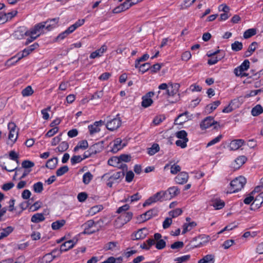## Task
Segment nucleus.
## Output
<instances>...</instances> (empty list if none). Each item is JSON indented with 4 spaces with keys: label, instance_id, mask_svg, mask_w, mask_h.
<instances>
[{
    "label": "nucleus",
    "instance_id": "nucleus-1",
    "mask_svg": "<svg viewBox=\"0 0 263 263\" xmlns=\"http://www.w3.org/2000/svg\"><path fill=\"white\" fill-rule=\"evenodd\" d=\"M246 183V179L244 177L239 176L233 179L230 183L231 192L235 193L241 190Z\"/></svg>",
    "mask_w": 263,
    "mask_h": 263
},
{
    "label": "nucleus",
    "instance_id": "nucleus-2",
    "mask_svg": "<svg viewBox=\"0 0 263 263\" xmlns=\"http://www.w3.org/2000/svg\"><path fill=\"white\" fill-rule=\"evenodd\" d=\"M166 195V192H164L163 191L158 192L146 200V201L143 204V206L145 207L148 205H150L152 203L157 202L158 201H162L165 199V196Z\"/></svg>",
    "mask_w": 263,
    "mask_h": 263
},
{
    "label": "nucleus",
    "instance_id": "nucleus-3",
    "mask_svg": "<svg viewBox=\"0 0 263 263\" xmlns=\"http://www.w3.org/2000/svg\"><path fill=\"white\" fill-rule=\"evenodd\" d=\"M213 126L214 129H218L220 127V124L214 119V117L209 116L204 119L200 124V127L201 129L204 130L209 127Z\"/></svg>",
    "mask_w": 263,
    "mask_h": 263
},
{
    "label": "nucleus",
    "instance_id": "nucleus-4",
    "mask_svg": "<svg viewBox=\"0 0 263 263\" xmlns=\"http://www.w3.org/2000/svg\"><path fill=\"white\" fill-rule=\"evenodd\" d=\"M45 25L46 22H44L38 23L36 24L30 31L26 30L25 32V34L26 36L34 35L36 34H39L40 35L42 32L43 29L45 28Z\"/></svg>",
    "mask_w": 263,
    "mask_h": 263
},
{
    "label": "nucleus",
    "instance_id": "nucleus-5",
    "mask_svg": "<svg viewBox=\"0 0 263 263\" xmlns=\"http://www.w3.org/2000/svg\"><path fill=\"white\" fill-rule=\"evenodd\" d=\"M124 176V172L123 171H120L114 173L108 178L107 185L109 187H111L115 182H119L118 180L122 179Z\"/></svg>",
    "mask_w": 263,
    "mask_h": 263
},
{
    "label": "nucleus",
    "instance_id": "nucleus-6",
    "mask_svg": "<svg viewBox=\"0 0 263 263\" xmlns=\"http://www.w3.org/2000/svg\"><path fill=\"white\" fill-rule=\"evenodd\" d=\"M121 125V120L120 118H115L107 122L106 128L110 130L114 131L118 129Z\"/></svg>",
    "mask_w": 263,
    "mask_h": 263
},
{
    "label": "nucleus",
    "instance_id": "nucleus-7",
    "mask_svg": "<svg viewBox=\"0 0 263 263\" xmlns=\"http://www.w3.org/2000/svg\"><path fill=\"white\" fill-rule=\"evenodd\" d=\"M159 212L158 209L155 208L152 209L143 214L141 215V218L142 219V221H146L153 217L158 215Z\"/></svg>",
    "mask_w": 263,
    "mask_h": 263
},
{
    "label": "nucleus",
    "instance_id": "nucleus-8",
    "mask_svg": "<svg viewBox=\"0 0 263 263\" xmlns=\"http://www.w3.org/2000/svg\"><path fill=\"white\" fill-rule=\"evenodd\" d=\"M133 216V214L131 212L123 213L118 217L116 222H119L121 226H123L132 219Z\"/></svg>",
    "mask_w": 263,
    "mask_h": 263
},
{
    "label": "nucleus",
    "instance_id": "nucleus-9",
    "mask_svg": "<svg viewBox=\"0 0 263 263\" xmlns=\"http://www.w3.org/2000/svg\"><path fill=\"white\" fill-rule=\"evenodd\" d=\"M9 129L8 138L12 142H14L17 138V131L16 130V125L14 123H9L8 125Z\"/></svg>",
    "mask_w": 263,
    "mask_h": 263
},
{
    "label": "nucleus",
    "instance_id": "nucleus-10",
    "mask_svg": "<svg viewBox=\"0 0 263 263\" xmlns=\"http://www.w3.org/2000/svg\"><path fill=\"white\" fill-rule=\"evenodd\" d=\"M134 5V3H131L130 0H126L124 3L113 9L114 13H119L123 12Z\"/></svg>",
    "mask_w": 263,
    "mask_h": 263
},
{
    "label": "nucleus",
    "instance_id": "nucleus-11",
    "mask_svg": "<svg viewBox=\"0 0 263 263\" xmlns=\"http://www.w3.org/2000/svg\"><path fill=\"white\" fill-rule=\"evenodd\" d=\"M147 235V230L146 228H144L139 229L136 233H133L131 238L132 240H139L143 239L146 237Z\"/></svg>",
    "mask_w": 263,
    "mask_h": 263
},
{
    "label": "nucleus",
    "instance_id": "nucleus-12",
    "mask_svg": "<svg viewBox=\"0 0 263 263\" xmlns=\"http://www.w3.org/2000/svg\"><path fill=\"white\" fill-rule=\"evenodd\" d=\"M189 178V176L187 173L181 172L175 178V181L177 184H183L187 182Z\"/></svg>",
    "mask_w": 263,
    "mask_h": 263
},
{
    "label": "nucleus",
    "instance_id": "nucleus-13",
    "mask_svg": "<svg viewBox=\"0 0 263 263\" xmlns=\"http://www.w3.org/2000/svg\"><path fill=\"white\" fill-rule=\"evenodd\" d=\"M95 225V222L93 220H89L85 222L82 227H84V230L82 233L83 234H91L95 233L97 231H98V230H91L90 228H92Z\"/></svg>",
    "mask_w": 263,
    "mask_h": 263
},
{
    "label": "nucleus",
    "instance_id": "nucleus-14",
    "mask_svg": "<svg viewBox=\"0 0 263 263\" xmlns=\"http://www.w3.org/2000/svg\"><path fill=\"white\" fill-rule=\"evenodd\" d=\"M250 67V62L248 60H245L241 65L234 70V72L236 76L240 75L238 72H243L247 70Z\"/></svg>",
    "mask_w": 263,
    "mask_h": 263
},
{
    "label": "nucleus",
    "instance_id": "nucleus-15",
    "mask_svg": "<svg viewBox=\"0 0 263 263\" xmlns=\"http://www.w3.org/2000/svg\"><path fill=\"white\" fill-rule=\"evenodd\" d=\"M104 123L102 120H100L99 121H96L93 124L89 125L88 126L89 133L91 135H94L96 133H97L100 131V128L99 126L102 125Z\"/></svg>",
    "mask_w": 263,
    "mask_h": 263
},
{
    "label": "nucleus",
    "instance_id": "nucleus-16",
    "mask_svg": "<svg viewBox=\"0 0 263 263\" xmlns=\"http://www.w3.org/2000/svg\"><path fill=\"white\" fill-rule=\"evenodd\" d=\"M245 143V141L243 139H235L232 140L229 146L230 150L236 151L239 149L241 146H242Z\"/></svg>",
    "mask_w": 263,
    "mask_h": 263
},
{
    "label": "nucleus",
    "instance_id": "nucleus-17",
    "mask_svg": "<svg viewBox=\"0 0 263 263\" xmlns=\"http://www.w3.org/2000/svg\"><path fill=\"white\" fill-rule=\"evenodd\" d=\"M247 158L245 156H240L237 157L232 163V167L235 170L239 169L247 161Z\"/></svg>",
    "mask_w": 263,
    "mask_h": 263
},
{
    "label": "nucleus",
    "instance_id": "nucleus-18",
    "mask_svg": "<svg viewBox=\"0 0 263 263\" xmlns=\"http://www.w3.org/2000/svg\"><path fill=\"white\" fill-rule=\"evenodd\" d=\"M10 161L9 160H7L6 162H3V164H1V167L3 170H5L7 172H11L14 171H20L22 170L21 167L18 168L17 167H14L10 165Z\"/></svg>",
    "mask_w": 263,
    "mask_h": 263
},
{
    "label": "nucleus",
    "instance_id": "nucleus-19",
    "mask_svg": "<svg viewBox=\"0 0 263 263\" xmlns=\"http://www.w3.org/2000/svg\"><path fill=\"white\" fill-rule=\"evenodd\" d=\"M189 112L187 111L180 114L177 118L175 120V123L176 124L182 125L183 123L189 120L188 114Z\"/></svg>",
    "mask_w": 263,
    "mask_h": 263
},
{
    "label": "nucleus",
    "instance_id": "nucleus-20",
    "mask_svg": "<svg viewBox=\"0 0 263 263\" xmlns=\"http://www.w3.org/2000/svg\"><path fill=\"white\" fill-rule=\"evenodd\" d=\"M75 245L72 240H69L65 241L63 243L60 249V254H61L63 252H66L69 249L72 248Z\"/></svg>",
    "mask_w": 263,
    "mask_h": 263
},
{
    "label": "nucleus",
    "instance_id": "nucleus-21",
    "mask_svg": "<svg viewBox=\"0 0 263 263\" xmlns=\"http://www.w3.org/2000/svg\"><path fill=\"white\" fill-rule=\"evenodd\" d=\"M211 202V205L214 207L216 210L221 209L225 205L224 202L218 198L213 199Z\"/></svg>",
    "mask_w": 263,
    "mask_h": 263
},
{
    "label": "nucleus",
    "instance_id": "nucleus-22",
    "mask_svg": "<svg viewBox=\"0 0 263 263\" xmlns=\"http://www.w3.org/2000/svg\"><path fill=\"white\" fill-rule=\"evenodd\" d=\"M226 55L225 51L223 50H217L214 52H212L211 51H209L207 55L208 57H212L217 55L218 59L220 60L222 59Z\"/></svg>",
    "mask_w": 263,
    "mask_h": 263
},
{
    "label": "nucleus",
    "instance_id": "nucleus-23",
    "mask_svg": "<svg viewBox=\"0 0 263 263\" xmlns=\"http://www.w3.org/2000/svg\"><path fill=\"white\" fill-rule=\"evenodd\" d=\"M215 256L213 254H208L200 259L198 263H214Z\"/></svg>",
    "mask_w": 263,
    "mask_h": 263
},
{
    "label": "nucleus",
    "instance_id": "nucleus-24",
    "mask_svg": "<svg viewBox=\"0 0 263 263\" xmlns=\"http://www.w3.org/2000/svg\"><path fill=\"white\" fill-rule=\"evenodd\" d=\"M45 218L43 213H36L34 214L31 218V221L34 223H39L44 221Z\"/></svg>",
    "mask_w": 263,
    "mask_h": 263
},
{
    "label": "nucleus",
    "instance_id": "nucleus-25",
    "mask_svg": "<svg viewBox=\"0 0 263 263\" xmlns=\"http://www.w3.org/2000/svg\"><path fill=\"white\" fill-rule=\"evenodd\" d=\"M260 199H261L258 197V195L257 196L255 199H254V201H253L252 203L250 206V210H255V209H259L261 206L263 202V200H262V201L260 202Z\"/></svg>",
    "mask_w": 263,
    "mask_h": 263
},
{
    "label": "nucleus",
    "instance_id": "nucleus-26",
    "mask_svg": "<svg viewBox=\"0 0 263 263\" xmlns=\"http://www.w3.org/2000/svg\"><path fill=\"white\" fill-rule=\"evenodd\" d=\"M58 159L57 157H54L49 159L46 164V167L49 169H54L57 165Z\"/></svg>",
    "mask_w": 263,
    "mask_h": 263
},
{
    "label": "nucleus",
    "instance_id": "nucleus-27",
    "mask_svg": "<svg viewBox=\"0 0 263 263\" xmlns=\"http://www.w3.org/2000/svg\"><path fill=\"white\" fill-rule=\"evenodd\" d=\"M89 152L91 153L92 156L100 153L101 151L102 147L99 143H95L92 145L90 146L88 149Z\"/></svg>",
    "mask_w": 263,
    "mask_h": 263
},
{
    "label": "nucleus",
    "instance_id": "nucleus-28",
    "mask_svg": "<svg viewBox=\"0 0 263 263\" xmlns=\"http://www.w3.org/2000/svg\"><path fill=\"white\" fill-rule=\"evenodd\" d=\"M221 102L220 101L217 100L213 102L212 103L209 104L206 106V110L210 113L214 110L220 104Z\"/></svg>",
    "mask_w": 263,
    "mask_h": 263
},
{
    "label": "nucleus",
    "instance_id": "nucleus-29",
    "mask_svg": "<svg viewBox=\"0 0 263 263\" xmlns=\"http://www.w3.org/2000/svg\"><path fill=\"white\" fill-rule=\"evenodd\" d=\"M14 230V228L11 226L7 227L2 230L0 234V239L8 236Z\"/></svg>",
    "mask_w": 263,
    "mask_h": 263
},
{
    "label": "nucleus",
    "instance_id": "nucleus-30",
    "mask_svg": "<svg viewBox=\"0 0 263 263\" xmlns=\"http://www.w3.org/2000/svg\"><path fill=\"white\" fill-rule=\"evenodd\" d=\"M108 164L114 167H118L119 165L120 164L119 157L118 156H114L108 160Z\"/></svg>",
    "mask_w": 263,
    "mask_h": 263
},
{
    "label": "nucleus",
    "instance_id": "nucleus-31",
    "mask_svg": "<svg viewBox=\"0 0 263 263\" xmlns=\"http://www.w3.org/2000/svg\"><path fill=\"white\" fill-rule=\"evenodd\" d=\"M262 112L263 108L262 106L259 104H257L252 109L251 114L253 116H257L261 114Z\"/></svg>",
    "mask_w": 263,
    "mask_h": 263
},
{
    "label": "nucleus",
    "instance_id": "nucleus-32",
    "mask_svg": "<svg viewBox=\"0 0 263 263\" xmlns=\"http://www.w3.org/2000/svg\"><path fill=\"white\" fill-rule=\"evenodd\" d=\"M142 101L141 102V105L144 108H147L150 106L153 102V100L151 98L143 96L142 98Z\"/></svg>",
    "mask_w": 263,
    "mask_h": 263
},
{
    "label": "nucleus",
    "instance_id": "nucleus-33",
    "mask_svg": "<svg viewBox=\"0 0 263 263\" xmlns=\"http://www.w3.org/2000/svg\"><path fill=\"white\" fill-rule=\"evenodd\" d=\"M160 150V147L158 144L154 143L152 145V147L148 149L147 153L150 156H153L156 153L158 152Z\"/></svg>",
    "mask_w": 263,
    "mask_h": 263
},
{
    "label": "nucleus",
    "instance_id": "nucleus-34",
    "mask_svg": "<svg viewBox=\"0 0 263 263\" xmlns=\"http://www.w3.org/2000/svg\"><path fill=\"white\" fill-rule=\"evenodd\" d=\"M65 220L63 219L61 220H57L52 222L51 224V228L54 230H58L63 227L65 224Z\"/></svg>",
    "mask_w": 263,
    "mask_h": 263
},
{
    "label": "nucleus",
    "instance_id": "nucleus-35",
    "mask_svg": "<svg viewBox=\"0 0 263 263\" xmlns=\"http://www.w3.org/2000/svg\"><path fill=\"white\" fill-rule=\"evenodd\" d=\"M237 100H232L230 103L229 104V105L225 107L222 110V112L223 113H229V112H232L234 109L235 108H236V107H234L233 106V105L237 102Z\"/></svg>",
    "mask_w": 263,
    "mask_h": 263
},
{
    "label": "nucleus",
    "instance_id": "nucleus-36",
    "mask_svg": "<svg viewBox=\"0 0 263 263\" xmlns=\"http://www.w3.org/2000/svg\"><path fill=\"white\" fill-rule=\"evenodd\" d=\"M122 140L120 138H117L114 141V144L112 148L111 151L113 153H117L119 149L122 148L121 146V143Z\"/></svg>",
    "mask_w": 263,
    "mask_h": 263
},
{
    "label": "nucleus",
    "instance_id": "nucleus-37",
    "mask_svg": "<svg viewBox=\"0 0 263 263\" xmlns=\"http://www.w3.org/2000/svg\"><path fill=\"white\" fill-rule=\"evenodd\" d=\"M93 178V175L90 172H87L85 173L83 176V182L85 184H88L90 183Z\"/></svg>",
    "mask_w": 263,
    "mask_h": 263
},
{
    "label": "nucleus",
    "instance_id": "nucleus-38",
    "mask_svg": "<svg viewBox=\"0 0 263 263\" xmlns=\"http://www.w3.org/2000/svg\"><path fill=\"white\" fill-rule=\"evenodd\" d=\"M256 34V29L255 28L249 29L245 31L243 33V37L245 39H249Z\"/></svg>",
    "mask_w": 263,
    "mask_h": 263
},
{
    "label": "nucleus",
    "instance_id": "nucleus-39",
    "mask_svg": "<svg viewBox=\"0 0 263 263\" xmlns=\"http://www.w3.org/2000/svg\"><path fill=\"white\" fill-rule=\"evenodd\" d=\"M34 92L31 86H28L22 90V95L23 97H28L31 96Z\"/></svg>",
    "mask_w": 263,
    "mask_h": 263
},
{
    "label": "nucleus",
    "instance_id": "nucleus-40",
    "mask_svg": "<svg viewBox=\"0 0 263 263\" xmlns=\"http://www.w3.org/2000/svg\"><path fill=\"white\" fill-rule=\"evenodd\" d=\"M33 190L36 193H41L43 191V185L41 182H37L33 185Z\"/></svg>",
    "mask_w": 263,
    "mask_h": 263
},
{
    "label": "nucleus",
    "instance_id": "nucleus-41",
    "mask_svg": "<svg viewBox=\"0 0 263 263\" xmlns=\"http://www.w3.org/2000/svg\"><path fill=\"white\" fill-rule=\"evenodd\" d=\"M166 192L167 193H168V194L171 196V197H174L179 194L180 193L179 190L177 186H173L169 187L167 191Z\"/></svg>",
    "mask_w": 263,
    "mask_h": 263
},
{
    "label": "nucleus",
    "instance_id": "nucleus-42",
    "mask_svg": "<svg viewBox=\"0 0 263 263\" xmlns=\"http://www.w3.org/2000/svg\"><path fill=\"white\" fill-rule=\"evenodd\" d=\"M231 48L232 50L234 51H239L242 49L243 45L241 42L235 41L232 44Z\"/></svg>",
    "mask_w": 263,
    "mask_h": 263
},
{
    "label": "nucleus",
    "instance_id": "nucleus-43",
    "mask_svg": "<svg viewBox=\"0 0 263 263\" xmlns=\"http://www.w3.org/2000/svg\"><path fill=\"white\" fill-rule=\"evenodd\" d=\"M69 147V144L68 142L66 141L62 142L58 147L56 148V149H57L60 152H64L66 151Z\"/></svg>",
    "mask_w": 263,
    "mask_h": 263
},
{
    "label": "nucleus",
    "instance_id": "nucleus-44",
    "mask_svg": "<svg viewBox=\"0 0 263 263\" xmlns=\"http://www.w3.org/2000/svg\"><path fill=\"white\" fill-rule=\"evenodd\" d=\"M69 171V168L67 165H64L56 171V175L57 176H61L66 173Z\"/></svg>",
    "mask_w": 263,
    "mask_h": 263
},
{
    "label": "nucleus",
    "instance_id": "nucleus-45",
    "mask_svg": "<svg viewBox=\"0 0 263 263\" xmlns=\"http://www.w3.org/2000/svg\"><path fill=\"white\" fill-rule=\"evenodd\" d=\"M175 135L177 138L180 139L186 140V139H188L187 137V133L184 130H181L176 132Z\"/></svg>",
    "mask_w": 263,
    "mask_h": 263
},
{
    "label": "nucleus",
    "instance_id": "nucleus-46",
    "mask_svg": "<svg viewBox=\"0 0 263 263\" xmlns=\"http://www.w3.org/2000/svg\"><path fill=\"white\" fill-rule=\"evenodd\" d=\"M25 31H26L24 28H20L17 30L15 31L14 35L17 39H21L23 38L24 35H26L25 34Z\"/></svg>",
    "mask_w": 263,
    "mask_h": 263
},
{
    "label": "nucleus",
    "instance_id": "nucleus-47",
    "mask_svg": "<svg viewBox=\"0 0 263 263\" xmlns=\"http://www.w3.org/2000/svg\"><path fill=\"white\" fill-rule=\"evenodd\" d=\"M34 166V163L30 160H24L22 163V168H24L25 170H30V168Z\"/></svg>",
    "mask_w": 263,
    "mask_h": 263
},
{
    "label": "nucleus",
    "instance_id": "nucleus-48",
    "mask_svg": "<svg viewBox=\"0 0 263 263\" xmlns=\"http://www.w3.org/2000/svg\"><path fill=\"white\" fill-rule=\"evenodd\" d=\"M182 213V211L180 208H177L175 210L169 212V215L172 218H175L180 215Z\"/></svg>",
    "mask_w": 263,
    "mask_h": 263
},
{
    "label": "nucleus",
    "instance_id": "nucleus-49",
    "mask_svg": "<svg viewBox=\"0 0 263 263\" xmlns=\"http://www.w3.org/2000/svg\"><path fill=\"white\" fill-rule=\"evenodd\" d=\"M56 257V255H52V253H47L43 256V260L46 263L51 262Z\"/></svg>",
    "mask_w": 263,
    "mask_h": 263
},
{
    "label": "nucleus",
    "instance_id": "nucleus-50",
    "mask_svg": "<svg viewBox=\"0 0 263 263\" xmlns=\"http://www.w3.org/2000/svg\"><path fill=\"white\" fill-rule=\"evenodd\" d=\"M103 207L102 205H95L92 207L89 211V214L93 215L103 210Z\"/></svg>",
    "mask_w": 263,
    "mask_h": 263
},
{
    "label": "nucleus",
    "instance_id": "nucleus-51",
    "mask_svg": "<svg viewBox=\"0 0 263 263\" xmlns=\"http://www.w3.org/2000/svg\"><path fill=\"white\" fill-rule=\"evenodd\" d=\"M222 137L223 136L222 135H218L217 137L215 138L214 139L210 141L209 142H208L206 147H208L218 143L221 140Z\"/></svg>",
    "mask_w": 263,
    "mask_h": 263
},
{
    "label": "nucleus",
    "instance_id": "nucleus-52",
    "mask_svg": "<svg viewBox=\"0 0 263 263\" xmlns=\"http://www.w3.org/2000/svg\"><path fill=\"white\" fill-rule=\"evenodd\" d=\"M118 242L117 241H110L108 242L105 247H104V249L105 250H111L113 251L115 250V248L117 247L118 245Z\"/></svg>",
    "mask_w": 263,
    "mask_h": 263
},
{
    "label": "nucleus",
    "instance_id": "nucleus-53",
    "mask_svg": "<svg viewBox=\"0 0 263 263\" xmlns=\"http://www.w3.org/2000/svg\"><path fill=\"white\" fill-rule=\"evenodd\" d=\"M120 163L122 162H128L131 160V156L128 154H122L118 156Z\"/></svg>",
    "mask_w": 263,
    "mask_h": 263
},
{
    "label": "nucleus",
    "instance_id": "nucleus-54",
    "mask_svg": "<svg viewBox=\"0 0 263 263\" xmlns=\"http://www.w3.org/2000/svg\"><path fill=\"white\" fill-rule=\"evenodd\" d=\"M189 141V139L186 140L179 139L176 141L175 144L177 146H179L182 148H184L187 146L186 143Z\"/></svg>",
    "mask_w": 263,
    "mask_h": 263
},
{
    "label": "nucleus",
    "instance_id": "nucleus-55",
    "mask_svg": "<svg viewBox=\"0 0 263 263\" xmlns=\"http://www.w3.org/2000/svg\"><path fill=\"white\" fill-rule=\"evenodd\" d=\"M9 158L10 160L16 161L18 164V155L14 151H11L9 153Z\"/></svg>",
    "mask_w": 263,
    "mask_h": 263
},
{
    "label": "nucleus",
    "instance_id": "nucleus-56",
    "mask_svg": "<svg viewBox=\"0 0 263 263\" xmlns=\"http://www.w3.org/2000/svg\"><path fill=\"white\" fill-rule=\"evenodd\" d=\"M165 119V117L164 115H159L155 117L153 122L156 125H158L162 122Z\"/></svg>",
    "mask_w": 263,
    "mask_h": 263
},
{
    "label": "nucleus",
    "instance_id": "nucleus-57",
    "mask_svg": "<svg viewBox=\"0 0 263 263\" xmlns=\"http://www.w3.org/2000/svg\"><path fill=\"white\" fill-rule=\"evenodd\" d=\"M82 160H83V159L80 155H74L71 157L70 159L71 163L72 165H74L76 163H80Z\"/></svg>",
    "mask_w": 263,
    "mask_h": 263
},
{
    "label": "nucleus",
    "instance_id": "nucleus-58",
    "mask_svg": "<svg viewBox=\"0 0 263 263\" xmlns=\"http://www.w3.org/2000/svg\"><path fill=\"white\" fill-rule=\"evenodd\" d=\"M151 64L149 63H145L142 64L139 68V71L141 72L142 73H144L149 69H150Z\"/></svg>",
    "mask_w": 263,
    "mask_h": 263
},
{
    "label": "nucleus",
    "instance_id": "nucleus-59",
    "mask_svg": "<svg viewBox=\"0 0 263 263\" xmlns=\"http://www.w3.org/2000/svg\"><path fill=\"white\" fill-rule=\"evenodd\" d=\"M103 96V90L97 91L90 96V100L101 99Z\"/></svg>",
    "mask_w": 263,
    "mask_h": 263
},
{
    "label": "nucleus",
    "instance_id": "nucleus-60",
    "mask_svg": "<svg viewBox=\"0 0 263 263\" xmlns=\"http://www.w3.org/2000/svg\"><path fill=\"white\" fill-rule=\"evenodd\" d=\"M181 171V167L179 165L174 164L171 167V173L174 175L177 174Z\"/></svg>",
    "mask_w": 263,
    "mask_h": 263
},
{
    "label": "nucleus",
    "instance_id": "nucleus-61",
    "mask_svg": "<svg viewBox=\"0 0 263 263\" xmlns=\"http://www.w3.org/2000/svg\"><path fill=\"white\" fill-rule=\"evenodd\" d=\"M59 131V127L55 126L50 130H49L46 134L45 136L47 137H51L57 133Z\"/></svg>",
    "mask_w": 263,
    "mask_h": 263
},
{
    "label": "nucleus",
    "instance_id": "nucleus-62",
    "mask_svg": "<svg viewBox=\"0 0 263 263\" xmlns=\"http://www.w3.org/2000/svg\"><path fill=\"white\" fill-rule=\"evenodd\" d=\"M166 246V242L163 239H160L156 243V248L158 250H162Z\"/></svg>",
    "mask_w": 263,
    "mask_h": 263
},
{
    "label": "nucleus",
    "instance_id": "nucleus-63",
    "mask_svg": "<svg viewBox=\"0 0 263 263\" xmlns=\"http://www.w3.org/2000/svg\"><path fill=\"white\" fill-rule=\"evenodd\" d=\"M184 243L182 241H176L174 243L172 244L171 248L172 249H179L183 248Z\"/></svg>",
    "mask_w": 263,
    "mask_h": 263
},
{
    "label": "nucleus",
    "instance_id": "nucleus-64",
    "mask_svg": "<svg viewBox=\"0 0 263 263\" xmlns=\"http://www.w3.org/2000/svg\"><path fill=\"white\" fill-rule=\"evenodd\" d=\"M18 62V61L17 60L14 55L6 61V65L10 67L14 65Z\"/></svg>",
    "mask_w": 263,
    "mask_h": 263
}]
</instances>
